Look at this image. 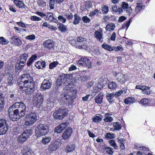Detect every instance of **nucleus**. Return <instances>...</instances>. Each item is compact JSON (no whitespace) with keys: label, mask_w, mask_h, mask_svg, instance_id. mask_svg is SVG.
<instances>
[{"label":"nucleus","mask_w":155,"mask_h":155,"mask_svg":"<svg viewBox=\"0 0 155 155\" xmlns=\"http://www.w3.org/2000/svg\"><path fill=\"white\" fill-rule=\"evenodd\" d=\"M59 64H60L58 61H54L49 64V69H53Z\"/></svg>","instance_id":"43"},{"label":"nucleus","mask_w":155,"mask_h":155,"mask_svg":"<svg viewBox=\"0 0 155 155\" xmlns=\"http://www.w3.org/2000/svg\"><path fill=\"white\" fill-rule=\"evenodd\" d=\"M68 110L64 107L59 108L53 113V116L55 119L62 120L68 114Z\"/></svg>","instance_id":"5"},{"label":"nucleus","mask_w":155,"mask_h":155,"mask_svg":"<svg viewBox=\"0 0 155 155\" xmlns=\"http://www.w3.org/2000/svg\"><path fill=\"white\" fill-rule=\"evenodd\" d=\"M101 118L98 116H96L94 117L93 119V121L95 122H98L101 121Z\"/></svg>","instance_id":"58"},{"label":"nucleus","mask_w":155,"mask_h":155,"mask_svg":"<svg viewBox=\"0 0 155 155\" xmlns=\"http://www.w3.org/2000/svg\"><path fill=\"white\" fill-rule=\"evenodd\" d=\"M13 3L14 4L19 8H25V5L20 0H14L13 1Z\"/></svg>","instance_id":"23"},{"label":"nucleus","mask_w":155,"mask_h":155,"mask_svg":"<svg viewBox=\"0 0 155 155\" xmlns=\"http://www.w3.org/2000/svg\"><path fill=\"white\" fill-rule=\"evenodd\" d=\"M35 66L39 69H41L42 68H45L46 67V63L43 61H38L35 63Z\"/></svg>","instance_id":"25"},{"label":"nucleus","mask_w":155,"mask_h":155,"mask_svg":"<svg viewBox=\"0 0 155 155\" xmlns=\"http://www.w3.org/2000/svg\"><path fill=\"white\" fill-rule=\"evenodd\" d=\"M33 153L31 150L30 149L28 150V151L26 152H24L23 153V155H32Z\"/></svg>","instance_id":"64"},{"label":"nucleus","mask_w":155,"mask_h":155,"mask_svg":"<svg viewBox=\"0 0 155 155\" xmlns=\"http://www.w3.org/2000/svg\"><path fill=\"white\" fill-rule=\"evenodd\" d=\"M78 47L79 49H83L85 50L88 49V46L87 41L85 42L81 43Z\"/></svg>","instance_id":"39"},{"label":"nucleus","mask_w":155,"mask_h":155,"mask_svg":"<svg viewBox=\"0 0 155 155\" xmlns=\"http://www.w3.org/2000/svg\"><path fill=\"white\" fill-rule=\"evenodd\" d=\"M115 28V25L113 23H109L107 25L106 27L107 31H110L114 30Z\"/></svg>","instance_id":"33"},{"label":"nucleus","mask_w":155,"mask_h":155,"mask_svg":"<svg viewBox=\"0 0 155 155\" xmlns=\"http://www.w3.org/2000/svg\"><path fill=\"white\" fill-rule=\"evenodd\" d=\"M102 11L103 14H107L108 12V7L107 5H102L101 6Z\"/></svg>","instance_id":"45"},{"label":"nucleus","mask_w":155,"mask_h":155,"mask_svg":"<svg viewBox=\"0 0 155 155\" xmlns=\"http://www.w3.org/2000/svg\"><path fill=\"white\" fill-rule=\"evenodd\" d=\"M102 87V86H101V84H97L95 85V87H94V91L95 92L98 91Z\"/></svg>","instance_id":"46"},{"label":"nucleus","mask_w":155,"mask_h":155,"mask_svg":"<svg viewBox=\"0 0 155 155\" xmlns=\"http://www.w3.org/2000/svg\"><path fill=\"white\" fill-rule=\"evenodd\" d=\"M12 106L15 110H19V112H20L21 110H23L25 113L26 107L25 104L22 102H16L13 104Z\"/></svg>","instance_id":"12"},{"label":"nucleus","mask_w":155,"mask_h":155,"mask_svg":"<svg viewBox=\"0 0 155 155\" xmlns=\"http://www.w3.org/2000/svg\"><path fill=\"white\" fill-rule=\"evenodd\" d=\"M105 137L109 139L114 138V134L110 133H107L105 136Z\"/></svg>","instance_id":"59"},{"label":"nucleus","mask_w":155,"mask_h":155,"mask_svg":"<svg viewBox=\"0 0 155 155\" xmlns=\"http://www.w3.org/2000/svg\"><path fill=\"white\" fill-rule=\"evenodd\" d=\"M76 63L81 66H85L89 68L91 67V62L87 58H82L76 61Z\"/></svg>","instance_id":"9"},{"label":"nucleus","mask_w":155,"mask_h":155,"mask_svg":"<svg viewBox=\"0 0 155 155\" xmlns=\"http://www.w3.org/2000/svg\"><path fill=\"white\" fill-rule=\"evenodd\" d=\"M16 23L19 26L21 27L22 28H26L27 27L26 25L22 22H16Z\"/></svg>","instance_id":"63"},{"label":"nucleus","mask_w":155,"mask_h":155,"mask_svg":"<svg viewBox=\"0 0 155 155\" xmlns=\"http://www.w3.org/2000/svg\"><path fill=\"white\" fill-rule=\"evenodd\" d=\"M81 20L80 17L77 13H75L74 15V19L73 20V24L75 25L78 24L80 22Z\"/></svg>","instance_id":"32"},{"label":"nucleus","mask_w":155,"mask_h":155,"mask_svg":"<svg viewBox=\"0 0 155 155\" xmlns=\"http://www.w3.org/2000/svg\"><path fill=\"white\" fill-rule=\"evenodd\" d=\"M14 110L15 109H14L13 107H12V106L9 107L8 110L9 116L14 113Z\"/></svg>","instance_id":"62"},{"label":"nucleus","mask_w":155,"mask_h":155,"mask_svg":"<svg viewBox=\"0 0 155 155\" xmlns=\"http://www.w3.org/2000/svg\"><path fill=\"white\" fill-rule=\"evenodd\" d=\"M51 139L50 137H43L42 140V142L44 145L47 144L50 142Z\"/></svg>","instance_id":"37"},{"label":"nucleus","mask_w":155,"mask_h":155,"mask_svg":"<svg viewBox=\"0 0 155 155\" xmlns=\"http://www.w3.org/2000/svg\"><path fill=\"white\" fill-rule=\"evenodd\" d=\"M31 133V129L26 130L17 138V141L21 143L24 142L30 136Z\"/></svg>","instance_id":"7"},{"label":"nucleus","mask_w":155,"mask_h":155,"mask_svg":"<svg viewBox=\"0 0 155 155\" xmlns=\"http://www.w3.org/2000/svg\"><path fill=\"white\" fill-rule=\"evenodd\" d=\"M135 101L134 98L129 97L126 98L124 101V103L126 104H130L134 103Z\"/></svg>","instance_id":"30"},{"label":"nucleus","mask_w":155,"mask_h":155,"mask_svg":"<svg viewBox=\"0 0 155 155\" xmlns=\"http://www.w3.org/2000/svg\"><path fill=\"white\" fill-rule=\"evenodd\" d=\"M108 87L109 89L114 90L117 87V85L114 82H109L108 84Z\"/></svg>","instance_id":"41"},{"label":"nucleus","mask_w":155,"mask_h":155,"mask_svg":"<svg viewBox=\"0 0 155 155\" xmlns=\"http://www.w3.org/2000/svg\"><path fill=\"white\" fill-rule=\"evenodd\" d=\"M43 101V98L41 94H37L35 97L34 100L35 105L38 107L40 106L42 104Z\"/></svg>","instance_id":"13"},{"label":"nucleus","mask_w":155,"mask_h":155,"mask_svg":"<svg viewBox=\"0 0 155 155\" xmlns=\"http://www.w3.org/2000/svg\"><path fill=\"white\" fill-rule=\"evenodd\" d=\"M64 16L68 20L72 19L73 17L72 14L69 11H66L64 14Z\"/></svg>","instance_id":"36"},{"label":"nucleus","mask_w":155,"mask_h":155,"mask_svg":"<svg viewBox=\"0 0 155 155\" xmlns=\"http://www.w3.org/2000/svg\"><path fill=\"white\" fill-rule=\"evenodd\" d=\"M28 57V54L27 53H25L21 55L19 59H20L19 62L21 64H24L26 60Z\"/></svg>","instance_id":"22"},{"label":"nucleus","mask_w":155,"mask_h":155,"mask_svg":"<svg viewBox=\"0 0 155 155\" xmlns=\"http://www.w3.org/2000/svg\"><path fill=\"white\" fill-rule=\"evenodd\" d=\"M13 77L12 75H9L7 78V82L9 85H11L12 84L13 80Z\"/></svg>","instance_id":"49"},{"label":"nucleus","mask_w":155,"mask_h":155,"mask_svg":"<svg viewBox=\"0 0 155 155\" xmlns=\"http://www.w3.org/2000/svg\"><path fill=\"white\" fill-rule=\"evenodd\" d=\"M19 100V98L17 97L16 95L12 94L10 95L9 99L8 100V101L9 103L12 104L14 102L18 101Z\"/></svg>","instance_id":"21"},{"label":"nucleus","mask_w":155,"mask_h":155,"mask_svg":"<svg viewBox=\"0 0 155 155\" xmlns=\"http://www.w3.org/2000/svg\"><path fill=\"white\" fill-rule=\"evenodd\" d=\"M67 127L66 123H62L57 126L55 128V132L57 133H60Z\"/></svg>","instance_id":"18"},{"label":"nucleus","mask_w":155,"mask_h":155,"mask_svg":"<svg viewBox=\"0 0 155 155\" xmlns=\"http://www.w3.org/2000/svg\"><path fill=\"white\" fill-rule=\"evenodd\" d=\"M49 131L48 126L45 124H40L35 129V135L40 137L46 134Z\"/></svg>","instance_id":"4"},{"label":"nucleus","mask_w":155,"mask_h":155,"mask_svg":"<svg viewBox=\"0 0 155 155\" xmlns=\"http://www.w3.org/2000/svg\"><path fill=\"white\" fill-rule=\"evenodd\" d=\"M102 47L104 49L109 51H112L114 50L115 48L114 46L112 47L111 46L104 43L102 45Z\"/></svg>","instance_id":"29"},{"label":"nucleus","mask_w":155,"mask_h":155,"mask_svg":"<svg viewBox=\"0 0 155 155\" xmlns=\"http://www.w3.org/2000/svg\"><path fill=\"white\" fill-rule=\"evenodd\" d=\"M38 3L39 6L44 7L46 6V3L42 0H38Z\"/></svg>","instance_id":"50"},{"label":"nucleus","mask_w":155,"mask_h":155,"mask_svg":"<svg viewBox=\"0 0 155 155\" xmlns=\"http://www.w3.org/2000/svg\"><path fill=\"white\" fill-rule=\"evenodd\" d=\"M72 87V85L71 84H68L64 89L63 93H62V95L63 96L64 99L68 100L71 99L72 95L75 94L77 93L76 89Z\"/></svg>","instance_id":"3"},{"label":"nucleus","mask_w":155,"mask_h":155,"mask_svg":"<svg viewBox=\"0 0 155 155\" xmlns=\"http://www.w3.org/2000/svg\"><path fill=\"white\" fill-rule=\"evenodd\" d=\"M9 41L3 37H0V44L3 45H5L8 44Z\"/></svg>","instance_id":"42"},{"label":"nucleus","mask_w":155,"mask_h":155,"mask_svg":"<svg viewBox=\"0 0 155 155\" xmlns=\"http://www.w3.org/2000/svg\"><path fill=\"white\" fill-rule=\"evenodd\" d=\"M8 127L6 120L4 119L0 118V135L4 134L7 132Z\"/></svg>","instance_id":"8"},{"label":"nucleus","mask_w":155,"mask_h":155,"mask_svg":"<svg viewBox=\"0 0 155 155\" xmlns=\"http://www.w3.org/2000/svg\"><path fill=\"white\" fill-rule=\"evenodd\" d=\"M4 102V98L3 96V94L2 93H0V112L3 107Z\"/></svg>","instance_id":"34"},{"label":"nucleus","mask_w":155,"mask_h":155,"mask_svg":"<svg viewBox=\"0 0 155 155\" xmlns=\"http://www.w3.org/2000/svg\"><path fill=\"white\" fill-rule=\"evenodd\" d=\"M38 114L35 111L32 110L27 114L25 118V124L30 126L34 124L38 120Z\"/></svg>","instance_id":"2"},{"label":"nucleus","mask_w":155,"mask_h":155,"mask_svg":"<svg viewBox=\"0 0 155 155\" xmlns=\"http://www.w3.org/2000/svg\"><path fill=\"white\" fill-rule=\"evenodd\" d=\"M121 7L123 9H126L128 8L129 5L126 2H123L121 5Z\"/></svg>","instance_id":"55"},{"label":"nucleus","mask_w":155,"mask_h":155,"mask_svg":"<svg viewBox=\"0 0 155 155\" xmlns=\"http://www.w3.org/2000/svg\"><path fill=\"white\" fill-rule=\"evenodd\" d=\"M113 127L115 130H119L121 129L122 125L119 122H116L113 123Z\"/></svg>","instance_id":"40"},{"label":"nucleus","mask_w":155,"mask_h":155,"mask_svg":"<svg viewBox=\"0 0 155 155\" xmlns=\"http://www.w3.org/2000/svg\"><path fill=\"white\" fill-rule=\"evenodd\" d=\"M11 42L12 44L18 46L22 44L21 40L16 36H13L11 38Z\"/></svg>","instance_id":"15"},{"label":"nucleus","mask_w":155,"mask_h":155,"mask_svg":"<svg viewBox=\"0 0 155 155\" xmlns=\"http://www.w3.org/2000/svg\"><path fill=\"white\" fill-rule=\"evenodd\" d=\"M109 143L110 145V146L114 147L115 150H117L118 149V147L116 144L115 141L113 140H111L109 141Z\"/></svg>","instance_id":"44"},{"label":"nucleus","mask_w":155,"mask_h":155,"mask_svg":"<svg viewBox=\"0 0 155 155\" xmlns=\"http://www.w3.org/2000/svg\"><path fill=\"white\" fill-rule=\"evenodd\" d=\"M130 23V20H129L126 22L124 23L122 25V28H126V30L127 29L128 27H129Z\"/></svg>","instance_id":"51"},{"label":"nucleus","mask_w":155,"mask_h":155,"mask_svg":"<svg viewBox=\"0 0 155 155\" xmlns=\"http://www.w3.org/2000/svg\"><path fill=\"white\" fill-rule=\"evenodd\" d=\"M55 1L56 0H50L49 7L51 9H53L54 8V5Z\"/></svg>","instance_id":"53"},{"label":"nucleus","mask_w":155,"mask_h":155,"mask_svg":"<svg viewBox=\"0 0 155 155\" xmlns=\"http://www.w3.org/2000/svg\"><path fill=\"white\" fill-rule=\"evenodd\" d=\"M82 20L84 22L86 23H88L90 21V19L87 16H83L82 18Z\"/></svg>","instance_id":"56"},{"label":"nucleus","mask_w":155,"mask_h":155,"mask_svg":"<svg viewBox=\"0 0 155 155\" xmlns=\"http://www.w3.org/2000/svg\"><path fill=\"white\" fill-rule=\"evenodd\" d=\"M25 112L23 110H21L19 112L18 109H15L14 110V113L9 116L11 120L13 121H17L20 118V117L24 116L25 114Z\"/></svg>","instance_id":"6"},{"label":"nucleus","mask_w":155,"mask_h":155,"mask_svg":"<svg viewBox=\"0 0 155 155\" xmlns=\"http://www.w3.org/2000/svg\"><path fill=\"white\" fill-rule=\"evenodd\" d=\"M94 36L97 40L101 42H103L102 34L101 32L96 31L94 34Z\"/></svg>","instance_id":"24"},{"label":"nucleus","mask_w":155,"mask_h":155,"mask_svg":"<svg viewBox=\"0 0 155 155\" xmlns=\"http://www.w3.org/2000/svg\"><path fill=\"white\" fill-rule=\"evenodd\" d=\"M30 19L33 21H38L41 20V18L36 16H31Z\"/></svg>","instance_id":"52"},{"label":"nucleus","mask_w":155,"mask_h":155,"mask_svg":"<svg viewBox=\"0 0 155 155\" xmlns=\"http://www.w3.org/2000/svg\"><path fill=\"white\" fill-rule=\"evenodd\" d=\"M114 97L113 93H108L106 95V99L110 104H112L114 102Z\"/></svg>","instance_id":"27"},{"label":"nucleus","mask_w":155,"mask_h":155,"mask_svg":"<svg viewBox=\"0 0 155 155\" xmlns=\"http://www.w3.org/2000/svg\"><path fill=\"white\" fill-rule=\"evenodd\" d=\"M140 103L143 105H145L148 104V101L147 99L146 98H144L141 100L140 101Z\"/></svg>","instance_id":"57"},{"label":"nucleus","mask_w":155,"mask_h":155,"mask_svg":"<svg viewBox=\"0 0 155 155\" xmlns=\"http://www.w3.org/2000/svg\"><path fill=\"white\" fill-rule=\"evenodd\" d=\"M137 5L135 9V12L136 14H134L135 15L137 14L142 9V5L141 3H137Z\"/></svg>","instance_id":"38"},{"label":"nucleus","mask_w":155,"mask_h":155,"mask_svg":"<svg viewBox=\"0 0 155 155\" xmlns=\"http://www.w3.org/2000/svg\"><path fill=\"white\" fill-rule=\"evenodd\" d=\"M58 18L59 20L63 23H65L66 21V19L62 15H59L58 17Z\"/></svg>","instance_id":"61"},{"label":"nucleus","mask_w":155,"mask_h":155,"mask_svg":"<svg viewBox=\"0 0 155 155\" xmlns=\"http://www.w3.org/2000/svg\"><path fill=\"white\" fill-rule=\"evenodd\" d=\"M45 19L46 20L51 21L57 22L58 20L56 19V18L53 16V14L51 12H48L46 14Z\"/></svg>","instance_id":"17"},{"label":"nucleus","mask_w":155,"mask_h":155,"mask_svg":"<svg viewBox=\"0 0 155 155\" xmlns=\"http://www.w3.org/2000/svg\"><path fill=\"white\" fill-rule=\"evenodd\" d=\"M75 146L74 144H69L65 148V151L67 153L73 151L75 149Z\"/></svg>","instance_id":"28"},{"label":"nucleus","mask_w":155,"mask_h":155,"mask_svg":"<svg viewBox=\"0 0 155 155\" xmlns=\"http://www.w3.org/2000/svg\"><path fill=\"white\" fill-rule=\"evenodd\" d=\"M67 79L64 76L62 75L58 78L56 83L57 85H61L63 84H65L67 81Z\"/></svg>","instance_id":"19"},{"label":"nucleus","mask_w":155,"mask_h":155,"mask_svg":"<svg viewBox=\"0 0 155 155\" xmlns=\"http://www.w3.org/2000/svg\"><path fill=\"white\" fill-rule=\"evenodd\" d=\"M72 132V129L71 127H68L63 133L62 138L64 140H67L71 135Z\"/></svg>","instance_id":"16"},{"label":"nucleus","mask_w":155,"mask_h":155,"mask_svg":"<svg viewBox=\"0 0 155 155\" xmlns=\"http://www.w3.org/2000/svg\"><path fill=\"white\" fill-rule=\"evenodd\" d=\"M58 26L59 30L61 32H65L68 30L66 26L63 24H58Z\"/></svg>","instance_id":"31"},{"label":"nucleus","mask_w":155,"mask_h":155,"mask_svg":"<svg viewBox=\"0 0 155 155\" xmlns=\"http://www.w3.org/2000/svg\"><path fill=\"white\" fill-rule=\"evenodd\" d=\"M44 48L49 50H53L54 49L55 44L54 41L51 39H48L45 41L43 44Z\"/></svg>","instance_id":"10"},{"label":"nucleus","mask_w":155,"mask_h":155,"mask_svg":"<svg viewBox=\"0 0 155 155\" xmlns=\"http://www.w3.org/2000/svg\"><path fill=\"white\" fill-rule=\"evenodd\" d=\"M61 145V142L58 140L51 142L48 147V150L50 151H55Z\"/></svg>","instance_id":"11"},{"label":"nucleus","mask_w":155,"mask_h":155,"mask_svg":"<svg viewBox=\"0 0 155 155\" xmlns=\"http://www.w3.org/2000/svg\"><path fill=\"white\" fill-rule=\"evenodd\" d=\"M51 83L49 80L45 79L43 81L41 88L42 91L50 89L51 86Z\"/></svg>","instance_id":"14"},{"label":"nucleus","mask_w":155,"mask_h":155,"mask_svg":"<svg viewBox=\"0 0 155 155\" xmlns=\"http://www.w3.org/2000/svg\"><path fill=\"white\" fill-rule=\"evenodd\" d=\"M77 43L80 42V44L81 43H83V42H85L86 41L87 39L86 38L82 37H79L77 38Z\"/></svg>","instance_id":"47"},{"label":"nucleus","mask_w":155,"mask_h":155,"mask_svg":"<svg viewBox=\"0 0 155 155\" xmlns=\"http://www.w3.org/2000/svg\"><path fill=\"white\" fill-rule=\"evenodd\" d=\"M35 38V37L34 35H31L27 36L25 38L27 40H28L30 41H31L34 40Z\"/></svg>","instance_id":"54"},{"label":"nucleus","mask_w":155,"mask_h":155,"mask_svg":"<svg viewBox=\"0 0 155 155\" xmlns=\"http://www.w3.org/2000/svg\"><path fill=\"white\" fill-rule=\"evenodd\" d=\"M13 132L15 134L20 133V129L18 127H14L13 130Z\"/></svg>","instance_id":"60"},{"label":"nucleus","mask_w":155,"mask_h":155,"mask_svg":"<svg viewBox=\"0 0 155 155\" xmlns=\"http://www.w3.org/2000/svg\"><path fill=\"white\" fill-rule=\"evenodd\" d=\"M127 79V76L126 75L121 74L117 78L118 82L122 84L124 83Z\"/></svg>","instance_id":"26"},{"label":"nucleus","mask_w":155,"mask_h":155,"mask_svg":"<svg viewBox=\"0 0 155 155\" xmlns=\"http://www.w3.org/2000/svg\"><path fill=\"white\" fill-rule=\"evenodd\" d=\"M103 97V93L100 92L95 97L94 99L95 102L98 104H101L102 102Z\"/></svg>","instance_id":"20"},{"label":"nucleus","mask_w":155,"mask_h":155,"mask_svg":"<svg viewBox=\"0 0 155 155\" xmlns=\"http://www.w3.org/2000/svg\"><path fill=\"white\" fill-rule=\"evenodd\" d=\"M105 150L106 152L109 154L112 155L113 153V149L112 148L107 147H105Z\"/></svg>","instance_id":"48"},{"label":"nucleus","mask_w":155,"mask_h":155,"mask_svg":"<svg viewBox=\"0 0 155 155\" xmlns=\"http://www.w3.org/2000/svg\"><path fill=\"white\" fill-rule=\"evenodd\" d=\"M18 84L21 89L26 88V92L28 94L33 93L35 90V83L32 77L28 74H24L22 76L21 81L18 82Z\"/></svg>","instance_id":"1"},{"label":"nucleus","mask_w":155,"mask_h":155,"mask_svg":"<svg viewBox=\"0 0 155 155\" xmlns=\"http://www.w3.org/2000/svg\"><path fill=\"white\" fill-rule=\"evenodd\" d=\"M105 118L104 119V120L106 122H112L113 120V118L110 117V114L109 113H106L105 114Z\"/></svg>","instance_id":"35"}]
</instances>
